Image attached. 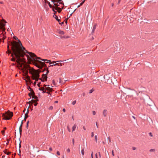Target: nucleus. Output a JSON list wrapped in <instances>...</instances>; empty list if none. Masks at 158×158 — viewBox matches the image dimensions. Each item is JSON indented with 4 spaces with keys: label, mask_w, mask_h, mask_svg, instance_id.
I'll use <instances>...</instances> for the list:
<instances>
[{
    "label": "nucleus",
    "mask_w": 158,
    "mask_h": 158,
    "mask_svg": "<svg viewBox=\"0 0 158 158\" xmlns=\"http://www.w3.org/2000/svg\"><path fill=\"white\" fill-rule=\"evenodd\" d=\"M27 89L28 90L31 92L33 94H35V92L34 91L33 89L31 88L30 86H27Z\"/></svg>",
    "instance_id": "4468645a"
},
{
    "label": "nucleus",
    "mask_w": 158,
    "mask_h": 158,
    "mask_svg": "<svg viewBox=\"0 0 158 158\" xmlns=\"http://www.w3.org/2000/svg\"><path fill=\"white\" fill-rule=\"evenodd\" d=\"M0 24L2 27H3L5 25V24L1 23L0 21Z\"/></svg>",
    "instance_id": "cd10ccee"
},
{
    "label": "nucleus",
    "mask_w": 158,
    "mask_h": 158,
    "mask_svg": "<svg viewBox=\"0 0 158 158\" xmlns=\"http://www.w3.org/2000/svg\"><path fill=\"white\" fill-rule=\"evenodd\" d=\"M85 95V93H83V94H82V96H83V97H84Z\"/></svg>",
    "instance_id": "338daca9"
},
{
    "label": "nucleus",
    "mask_w": 158,
    "mask_h": 158,
    "mask_svg": "<svg viewBox=\"0 0 158 158\" xmlns=\"http://www.w3.org/2000/svg\"><path fill=\"white\" fill-rule=\"evenodd\" d=\"M23 79L26 82L27 84V85L28 86V82H30L31 83H33L31 81L30 77L28 75V73L27 72L26 73V78H23Z\"/></svg>",
    "instance_id": "0eeeda50"
},
{
    "label": "nucleus",
    "mask_w": 158,
    "mask_h": 158,
    "mask_svg": "<svg viewBox=\"0 0 158 158\" xmlns=\"http://www.w3.org/2000/svg\"><path fill=\"white\" fill-rule=\"evenodd\" d=\"M59 33L60 34H64V32L63 31H59Z\"/></svg>",
    "instance_id": "bb28decb"
},
{
    "label": "nucleus",
    "mask_w": 158,
    "mask_h": 158,
    "mask_svg": "<svg viewBox=\"0 0 158 158\" xmlns=\"http://www.w3.org/2000/svg\"><path fill=\"white\" fill-rule=\"evenodd\" d=\"M108 140H109V141L110 143H111V140L110 139V137H109L108 138Z\"/></svg>",
    "instance_id": "79ce46f5"
},
{
    "label": "nucleus",
    "mask_w": 158,
    "mask_h": 158,
    "mask_svg": "<svg viewBox=\"0 0 158 158\" xmlns=\"http://www.w3.org/2000/svg\"><path fill=\"white\" fill-rule=\"evenodd\" d=\"M107 114V110H103V115L104 117H106Z\"/></svg>",
    "instance_id": "dca6fc26"
},
{
    "label": "nucleus",
    "mask_w": 158,
    "mask_h": 158,
    "mask_svg": "<svg viewBox=\"0 0 158 158\" xmlns=\"http://www.w3.org/2000/svg\"><path fill=\"white\" fill-rule=\"evenodd\" d=\"M56 154L58 155H60V153L59 151H57V152H56Z\"/></svg>",
    "instance_id": "603ef678"
},
{
    "label": "nucleus",
    "mask_w": 158,
    "mask_h": 158,
    "mask_svg": "<svg viewBox=\"0 0 158 158\" xmlns=\"http://www.w3.org/2000/svg\"><path fill=\"white\" fill-rule=\"evenodd\" d=\"M32 79V80H36V79L35 78V77L34 75H33L31 77Z\"/></svg>",
    "instance_id": "c85d7f7f"
},
{
    "label": "nucleus",
    "mask_w": 158,
    "mask_h": 158,
    "mask_svg": "<svg viewBox=\"0 0 158 158\" xmlns=\"http://www.w3.org/2000/svg\"><path fill=\"white\" fill-rule=\"evenodd\" d=\"M29 111V108L28 107L27 109V111L26 113L25 114V116L24 118V120L25 121H26V119L29 117V116L28 115V114Z\"/></svg>",
    "instance_id": "1a4fd4ad"
},
{
    "label": "nucleus",
    "mask_w": 158,
    "mask_h": 158,
    "mask_svg": "<svg viewBox=\"0 0 158 158\" xmlns=\"http://www.w3.org/2000/svg\"><path fill=\"white\" fill-rule=\"evenodd\" d=\"M34 75L35 77V78L36 79H39V77H40V74L39 73H36L34 74Z\"/></svg>",
    "instance_id": "f3484780"
},
{
    "label": "nucleus",
    "mask_w": 158,
    "mask_h": 158,
    "mask_svg": "<svg viewBox=\"0 0 158 158\" xmlns=\"http://www.w3.org/2000/svg\"><path fill=\"white\" fill-rule=\"evenodd\" d=\"M94 136V132H92L91 133V137H93Z\"/></svg>",
    "instance_id": "8fccbe9b"
},
{
    "label": "nucleus",
    "mask_w": 158,
    "mask_h": 158,
    "mask_svg": "<svg viewBox=\"0 0 158 158\" xmlns=\"http://www.w3.org/2000/svg\"><path fill=\"white\" fill-rule=\"evenodd\" d=\"M34 103V105L35 106H36L38 104V103L37 102Z\"/></svg>",
    "instance_id": "09e8293b"
},
{
    "label": "nucleus",
    "mask_w": 158,
    "mask_h": 158,
    "mask_svg": "<svg viewBox=\"0 0 158 158\" xmlns=\"http://www.w3.org/2000/svg\"><path fill=\"white\" fill-rule=\"evenodd\" d=\"M36 81H35V82H34L33 83V85H34V86H35V85H36Z\"/></svg>",
    "instance_id": "4d7b16f0"
},
{
    "label": "nucleus",
    "mask_w": 158,
    "mask_h": 158,
    "mask_svg": "<svg viewBox=\"0 0 158 158\" xmlns=\"http://www.w3.org/2000/svg\"><path fill=\"white\" fill-rule=\"evenodd\" d=\"M2 115L3 119L8 120L11 119L13 114L12 112L8 110L7 111H6L5 114H2Z\"/></svg>",
    "instance_id": "39448f33"
},
{
    "label": "nucleus",
    "mask_w": 158,
    "mask_h": 158,
    "mask_svg": "<svg viewBox=\"0 0 158 158\" xmlns=\"http://www.w3.org/2000/svg\"><path fill=\"white\" fill-rule=\"evenodd\" d=\"M93 114L94 115H95L96 114V112L95 111H93Z\"/></svg>",
    "instance_id": "5fc2aeb1"
},
{
    "label": "nucleus",
    "mask_w": 158,
    "mask_h": 158,
    "mask_svg": "<svg viewBox=\"0 0 158 158\" xmlns=\"http://www.w3.org/2000/svg\"><path fill=\"white\" fill-rule=\"evenodd\" d=\"M39 89L40 91H42L43 89H45V88H44V87L39 88Z\"/></svg>",
    "instance_id": "c756f323"
},
{
    "label": "nucleus",
    "mask_w": 158,
    "mask_h": 158,
    "mask_svg": "<svg viewBox=\"0 0 158 158\" xmlns=\"http://www.w3.org/2000/svg\"><path fill=\"white\" fill-rule=\"evenodd\" d=\"M53 109V107L52 106H50L49 108V110H52Z\"/></svg>",
    "instance_id": "2f4dec72"
},
{
    "label": "nucleus",
    "mask_w": 158,
    "mask_h": 158,
    "mask_svg": "<svg viewBox=\"0 0 158 158\" xmlns=\"http://www.w3.org/2000/svg\"><path fill=\"white\" fill-rule=\"evenodd\" d=\"M149 151L150 152H154L155 151V149H151Z\"/></svg>",
    "instance_id": "f704fd0d"
},
{
    "label": "nucleus",
    "mask_w": 158,
    "mask_h": 158,
    "mask_svg": "<svg viewBox=\"0 0 158 158\" xmlns=\"http://www.w3.org/2000/svg\"><path fill=\"white\" fill-rule=\"evenodd\" d=\"M67 152H70V150L69 148H68V149H67Z\"/></svg>",
    "instance_id": "bf43d9fd"
},
{
    "label": "nucleus",
    "mask_w": 158,
    "mask_h": 158,
    "mask_svg": "<svg viewBox=\"0 0 158 158\" xmlns=\"http://www.w3.org/2000/svg\"><path fill=\"white\" fill-rule=\"evenodd\" d=\"M43 68H42V69H40L41 70V72H44V71H45L46 70H45V68H44V69H43Z\"/></svg>",
    "instance_id": "c9c22d12"
},
{
    "label": "nucleus",
    "mask_w": 158,
    "mask_h": 158,
    "mask_svg": "<svg viewBox=\"0 0 158 158\" xmlns=\"http://www.w3.org/2000/svg\"><path fill=\"white\" fill-rule=\"evenodd\" d=\"M72 142H73V145H74V139H72Z\"/></svg>",
    "instance_id": "864d4df0"
},
{
    "label": "nucleus",
    "mask_w": 158,
    "mask_h": 158,
    "mask_svg": "<svg viewBox=\"0 0 158 158\" xmlns=\"http://www.w3.org/2000/svg\"><path fill=\"white\" fill-rule=\"evenodd\" d=\"M13 38L15 40H18V42L14 41L11 43L12 49H25V48L23 46L21 42L16 36H14Z\"/></svg>",
    "instance_id": "7ed1b4c3"
},
{
    "label": "nucleus",
    "mask_w": 158,
    "mask_h": 158,
    "mask_svg": "<svg viewBox=\"0 0 158 158\" xmlns=\"http://www.w3.org/2000/svg\"><path fill=\"white\" fill-rule=\"evenodd\" d=\"M29 53L30 54H28V55H27L26 57L28 58H31V59H32L33 60L35 61V65L37 63H38V60H40L42 61H44V62L45 64V63H50V62H51V60H50L44 59H42L40 57H37L35 54L34 53H32V52H30Z\"/></svg>",
    "instance_id": "f03ea898"
},
{
    "label": "nucleus",
    "mask_w": 158,
    "mask_h": 158,
    "mask_svg": "<svg viewBox=\"0 0 158 158\" xmlns=\"http://www.w3.org/2000/svg\"><path fill=\"white\" fill-rule=\"evenodd\" d=\"M96 27V24H95L93 26V29L92 31L91 34H92L94 33Z\"/></svg>",
    "instance_id": "f8f14e48"
},
{
    "label": "nucleus",
    "mask_w": 158,
    "mask_h": 158,
    "mask_svg": "<svg viewBox=\"0 0 158 158\" xmlns=\"http://www.w3.org/2000/svg\"><path fill=\"white\" fill-rule=\"evenodd\" d=\"M19 148H20L21 147V142H20V143H19ZM19 152L20 151V149H19ZM19 153H20V152H19Z\"/></svg>",
    "instance_id": "4c0bfd02"
},
{
    "label": "nucleus",
    "mask_w": 158,
    "mask_h": 158,
    "mask_svg": "<svg viewBox=\"0 0 158 158\" xmlns=\"http://www.w3.org/2000/svg\"><path fill=\"white\" fill-rule=\"evenodd\" d=\"M52 82L53 84L54 85H56V84H55V80H52Z\"/></svg>",
    "instance_id": "c03bdc74"
},
{
    "label": "nucleus",
    "mask_w": 158,
    "mask_h": 158,
    "mask_svg": "<svg viewBox=\"0 0 158 158\" xmlns=\"http://www.w3.org/2000/svg\"><path fill=\"white\" fill-rule=\"evenodd\" d=\"M35 94H33V93L31 92H30L29 93H28V96L31 98H32V95H34Z\"/></svg>",
    "instance_id": "412c9836"
},
{
    "label": "nucleus",
    "mask_w": 158,
    "mask_h": 158,
    "mask_svg": "<svg viewBox=\"0 0 158 158\" xmlns=\"http://www.w3.org/2000/svg\"><path fill=\"white\" fill-rule=\"evenodd\" d=\"M52 148L51 147H50L49 148V150H50V151H51L52 150Z\"/></svg>",
    "instance_id": "0e129e2a"
},
{
    "label": "nucleus",
    "mask_w": 158,
    "mask_h": 158,
    "mask_svg": "<svg viewBox=\"0 0 158 158\" xmlns=\"http://www.w3.org/2000/svg\"><path fill=\"white\" fill-rule=\"evenodd\" d=\"M30 52L27 50H7L6 53L10 54L11 56L12 57L10 60L12 61H15V59L19 60L21 58L25 59L24 56L28 55Z\"/></svg>",
    "instance_id": "f257e3e1"
},
{
    "label": "nucleus",
    "mask_w": 158,
    "mask_h": 158,
    "mask_svg": "<svg viewBox=\"0 0 158 158\" xmlns=\"http://www.w3.org/2000/svg\"><path fill=\"white\" fill-rule=\"evenodd\" d=\"M76 100L74 101L72 103L73 105H74L76 103Z\"/></svg>",
    "instance_id": "e433bc0d"
},
{
    "label": "nucleus",
    "mask_w": 158,
    "mask_h": 158,
    "mask_svg": "<svg viewBox=\"0 0 158 158\" xmlns=\"http://www.w3.org/2000/svg\"><path fill=\"white\" fill-rule=\"evenodd\" d=\"M83 129L84 130H85V131L86 130V128H85V127L84 126L83 127Z\"/></svg>",
    "instance_id": "774afa93"
},
{
    "label": "nucleus",
    "mask_w": 158,
    "mask_h": 158,
    "mask_svg": "<svg viewBox=\"0 0 158 158\" xmlns=\"http://www.w3.org/2000/svg\"><path fill=\"white\" fill-rule=\"evenodd\" d=\"M9 141H10V139H7V143H6V144L7 145H8V144H9Z\"/></svg>",
    "instance_id": "3c124183"
},
{
    "label": "nucleus",
    "mask_w": 158,
    "mask_h": 158,
    "mask_svg": "<svg viewBox=\"0 0 158 158\" xmlns=\"http://www.w3.org/2000/svg\"><path fill=\"white\" fill-rule=\"evenodd\" d=\"M53 17L58 21L59 24H60V20L58 18L57 16L54 15H53Z\"/></svg>",
    "instance_id": "2eb2a0df"
},
{
    "label": "nucleus",
    "mask_w": 158,
    "mask_h": 158,
    "mask_svg": "<svg viewBox=\"0 0 158 158\" xmlns=\"http://www.w3.org/2000/svg\"><path fill=\"white\" fill-rule=\"evenodd\" d=\"M52 8V10L54 12H55V10H56L55 9V8L54 7H53Z\"/></svg>",
    "instance_id": "e2e57ef3"
},
{
    "label": "nucleus",
    "mask_w": 158,
    "mask_h": 158,
    "mask_svg": "<svg viewBox=\"0 0 158 158\" xmlns=\"http://www.w3.org/2000/svg\"><path fill=\"white\" fill-rule=\"evenodd\" d=\"M114 46V49H117L118 48L119 46V43L118 42H116L113 44Z\"/></svg>",
    "instance_id": "6e6552de"
},
{
    "label": "nucleus",
    "mask_w": 158,
    "mask_h": 158,
    "mask_svg": "<svg viewBox=\"0 0 158 158\" xmlns=\"http://www.w3.org/2000/svg\"><path fill=\"white\" fill-rule=\"evenodd\" d=\"M66 111V110H65V108H63V111L64 112H65Z\"/></svg>",
    "instance_id": "69168bd1"
},
{
    "label": "nucleus",
    "mask_w": 158,
    "mask_h": 158,
    "mask_svg": "<svg viewBox=\"0 0 158 158\" xmlns=\"http://www.w3.org/2000/svg\"><path fill=\"white\" fill-rule=\"evenodd\" d=\"M5 153V154H6L7 155H10L11 154V152H9L7 149H5V150L3 151Z\"/></svg>",
    "instance_id": "9b49d317"
},
{
    "label": "nucleus",
    "mask_w": 158,
    "mask_h": 158,
    "mask_svg": "<svg viewBox=\"0 0 158 158\" xmlns=\"http://www.w3.org/2000/svg\"><path fill=\"white\" fill-rule=\"evenodd\" d=\"M59 82L60 83H61V79L60 78H59Z\"/></svg>",
    "instance_id": "49530a36"
},
{
    "label": "nucleus",
    "mask_w": 158,
    "mask_h": 158,
    "mask_svg": "<svg viewBox=\"0 0 158 158\" xmlns=\"http://www.w3.org/2000/svg\"><path fill=\"white\" fill-rule=\"evenodd\" d=\"M42 93H43V94H44V93H46V90H44V89H43L42 91Z\"/></svg>",
    "instance_id": "37998d69"
},
{
    "label": "nucleus",
    "mask_w": 158,
    "mask_h": 158,
    "mask_svg": "<svg viewBox=\"0 0 158 158\" xmlns=\"http://www.w3.org/2000/svg\"><path fill=\"white\" fill-rule=\"evenodd\" d=\"M42 77L43 79H45V81H47V76L46 74H43L42 75Z\"/></svg>",
    "instance_id": "ddd939ff"
},
{
    "label": "nucleus",
    "mask_w": 158,
    "mask_h": 158,
    "mask_svg": "<svg viewBox=\"0 0 158 158\" xmlns=\"http://www.w3.org/2000/svg\"><path fill=\"white\" fill-rule=\"evenodd\" d=\"M76 127H77V125L76 124H75L72 127V131H74L75 130V129Z\"/></svg>",
    "instance_id": "6ab92c4d"
},
{
    "label": "nucleus",
    "mask_w": 158,
    "mask_h": 158,
    "mask_svg": "<svg viewBox=\"0 0 158 158\" xmlns=\"http://www.w3.org/2000/svg\"><path fill=\"white\" fill-rule=\"evenodd\" d=\"M1 132L2 135H5V131L4 130H2L1 131Z\"/></svg>",
    "instance_id": "72a5a7b5"
},
{
    "label": "nucleus",
    "mask_w": 158,
    "mask_h": 158,
    "mask_svg": "<svg viewBox=\"0 0 158 158\" xmlns=\"http://www.w3.org/2000/svg\"><path fill=\"white\" fill-rule=\"evenodd\" d=\"M39 101V100L38 98L37 99H35V100H34V99L31 100L30 101H29L28 102V103L29 104H30L31 103V102H32V103H33L37 102Z\"/></svg>",
    "instance_id": "9d476101"
},
{
    "label": "nucleus",
    "mask_w": 158,
    "mask_h": 158,
    "mask_svg": "<svg viewBox=\"0 0 158 158\" xmlns=\"http://www.w3.org/2000/svg\"><path fill=\"white\" fill-rule=\"evenodd\" d=\"M5 31V29L4 28H2V33L3 34V35H4L6 33V32Z\"/></svg>",
    "instance_id": "393cba45"
},
{
    "label": "nucleus",
    "mask_w": 158,
    "mask_h": 158,
    "mask_svg": "<svg viewBox=\"0 0 158 158\" xmlns=\"http://www.w3.org/2000/svg\"><path fill=\"white\" fill-rule=\"evenodd\" d=\"M94 91V89H91L89 91V94H91Z\"/></svg>",
    "instance_id": "b1692460"
},
{
    "label": "nucleus",
    "mask_w": 158,
    "mask_h": 158,
    "mask_svg": "<svg viewBox=\"0 0 158 158\" xmlns=\"http://www.w3.org/2000/svg\"><path fill=\"white\" fill-rule=\"evenodd\" d=\"M39 79L40 80H41V81L42 82L45 81V80H44V79H43H43H42L41 78H39Z\"/></svg>",
    "instance_id": "a19ab883"
},
{
    "label": "nucleus",
    "mask_w": 158,
    "mask_h": 158,
    "mask_svg": "<svg viewBox=\"0 0 158 158\" xmlns=\"http://www.w3.org/2000/svg\"><path fill=\"white\" fill-rule=\"evenodd\" d=\"M48 5H49V6L50 8H53V7H54V6H52V5H51L50 4V2H49V3H48Z\"/></svg>",
    "instance_id": "473e14b6"
},
{
    "label": "nucleus",
    "mask_w": 158,
    "mask_h": 158,
    "mask_svg": "<svg viewBox=\"0 0 158 158\" xmlns=\"http://www.w3.org/2000/svg\"><path fill=\"white\" fill-rule=\"evenodd\" d=\"M95 141L96 142V143H97V135H95Z\"/></svg>",
    "instance_id": "7c9ffc66"
},
{
    "label": "nucleus",
    "mask_w": 158,
    "mask_h": 158,
    "mask_svg": "<svg viewBox=\"0 0 158 158\" xmlns=\"http://www.w3.org/2000/svg\"><path fill=\"white\" fill-rule=\"evenodd\" d=\"M33 95H34L32 97V98H33L35 100V99L38 98V97L37 96L35 95V94Z\"/></svg>",
    "instance_id": "4be33fe9"
},
{
    "label": "nucleus",
    "mask_w": 158,
    "mask_h": 158,
    "mask_svg": "<svg viewBox=\"0 0 158 158\" xmlns=\"http://www.w3.org/2000/svg\"><path fill=\"white\" fill-rule=\"evenodd\" d=\"M38 63H37L35 65V66L39 69L45 68V70L47 71L46 74L47 75L49 72V70H48V68L47 67L46 64L43 62L39 60H38Z\"/></svg>",
    "instance_id": "20e7f679"
},
{
    "label": "nucleus",
    "mask_w": 158,
    "mask_h": 158,
    "mask_svg": "<svg viewBox=\"0 0 158 158\" xmlns=\"http://www.w3.org/2000/svg\"><path fill=\"white\" fill-rule=\"evenodd\" d=\"M60 64V66H62V64H61L60 63H56H56L55 64V65H59V64Z\"/></svg>",
    "instance_id": "58836bf2"
},
{
    "label": "nucleus",
    "mask_w": 158,
    "mask_h": 158,
    "mask_svg": "<svg viewBox=\"0 0 158 158\" xmlns=\"http://www.w3.org/2000/svg\"><path fill=\"white\" fill-rule=\"evenodd\" d=\"M84 149L83 148L81 150V154L83 155H84Z\"/></svg>",
    "instance_id": "a878e982"
},
{
    "label": "nucleus",
    "mask_w": 158,
    "mask_h": 158,
    "mask_svg": "<svg viewBox=\"0 0 158 158\" xmlns=\"http://www.w3.org/2000/svg\"><path fill=\"white\" fill-rule=\"evenodd\" d=\"M59 61H56H56H53L52 62V63H53V64H55L56 62H58Z\"/></svg>",
    "instance_id": "ea45409f"
},
{
    "label": "nucleus",
    "mask_w": 158,
    "mask_h": 158,
    "mask_svg": "<svg viewBox=\"0 0 158 158\" xmlns=\"http://www.w3.org/2000/svg\"><path fill=\"white\" fill-rule=\"evenodd\" d=\"M149 135L151 136V137H152L153 136V135H152V133L151 132H149Z\"/></svg>",
    "instance_id": "a18cd8bd"
},
{
    "label": "nucleus",
    "mask_w": 158,
    "mask_h": 158,
    "mask_svg": "<svg viewBox=\"0 0 158 158\" xmlns=\"http://www.w3.org/2000/svg\"><path fill=\"white\" fill-rule=\"evenodd\" d=\"M84 3V2H81V3H80V6L82 5Z\"/></svg>",
    "instance_id": "052dcab7"
},
{
    "label": "nucleus",
    "mask_w": 158,
    "mask_h": 158,
    "mask_svg": "<svg viewBox=\"0 0 158 158\" xmlns=\"http://www.w3.org/2000/svg\"><path fill=\"white\" fill-rule=\"evenodd\" d=\"M46 93L48 94L49 95H51V93L49 92V91H48L47 92H46Z\"/></svg>",
    "instance_id": "de8ad7c7"
},
{
    "label": "nucleus",
    "mask_w": 158,
    "mask_h": 158,
    "mask_svg": "<svg viewBox=\"0 0 158 158\" xmlns=\"http://www.w3.org/2000/svg\"><path fill=\"white\" fill-rule=\"evenodd\" d=\"M23 123V121L22 120V121H21V124H20V127H19V128H22Z\"/></svg>",
    "instance_id": "5701e85b"
},
{
    "label": "nucleus",
    "mask_w": 158,
    "mask_h": 158,
    "mask_svg": "<svg viewBox=\"0 0 158 158\" xmlns=\"http://www.w3.org/2000/svg\"><path fill=\"white\" fill-rule=\"evenodd\" d=\"M19 134L20 135V137H21V136L22 135V128H19Z\"/></svg>",
    "instance_id": "aec40b11"
},
{
    "label": "nucleus",
    "mask_w": 158,
    "mask_h": 158,
    "mask_svg": "<svg viewBox=\"0 0 158 158\" xmlns=\"http://www.w3.org/2000/svg\"><path fill=\"white\" fill-rule=\"evenodd\" d=\"M41 84V82H40L39 83H38L37 84V85L38 86V87H40V84Z\"/></svg>",
    "instance_id": "6e6d98bb"
},
{
    "label": "nucleus",
    "mask_w": 158,
    "mask_h": 158,
    "mask_svg": "<svg viewBox=\"0 0 158 158\" xmlns=\"http://www.w3.org/2000/svg\"><path fill=\"white\" fill-rule=\"evenodd\" d=\"M112 155L113 156H114V151L113 150L112 151Z\"/></svg>",
    "instance_id": "13d9d810"
},
{
    "label": "nucleus",
    "mask_w": 158,
    "mask_h": 158,
    "mask_svg": "<svg viewBox=\"0 0 158 158\" xmlns=\"http://www.w3.org/2000/svg\"><path fill=\"white\" fill-rule=\"evenodd\" d=\"M45 90H47L48 91H50V89H52L49 87H47L45 88Z\"/></svg>",
    "instance_id": "a211bd4d"
},
{
    "label": "nucleus",
    "mask_w": 158,
    "mask_h": 158,
    "mask_svg": "<svg viewBox=\"0 0 158 158\" xmlns=\"http://www.w3.org/2000/svg\"><path fill=\"white\" fill-rule=\"evenodd\" d=\"M52 1L53 2L55 6V9L56 10H58L59 12H60L61 11V8L58 7V6H59L60 4L61 3L59 2L61 1L59 0L58 1L56 0H54L53 1L52 0Z\"/></svg>",
    "instance_id": "423d86ee"
},
{
    "label": "nucleus",
    "mask_w": 158,
    "mask_h": 158,
    "mask_svg": "<svg viewBox=\"0 0 158 158\" xmlns=\"http://www.w3.org/2000/svg\"><path fill=\"white\" fill-rule=\"evenodd\" d=\"M136 148H135V147H132V149L133 150H135L136 149Z\"/></svg>",
    "instance_id": "680f3d73"
}]
</instances>
